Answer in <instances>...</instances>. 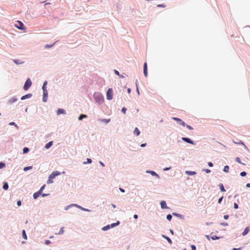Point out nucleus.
I'll return each instance as SVG.
<instances>
[{"instance_id": "54", "label": "nucleus", "mask_w": 250, "mask_h": 250, "mask_svg": "<svg viewBox=\"0 0 250 250\" xmlns=\"http://www.w3.org/2000/svg\"><path fill=\"white\" fill-rule=\"evenodd\" d=\"M241 250V248H233L232 250Z\"/></svg>"}, {"instance_id": "30", "label": "nucleus", "mask_w": 250, "mask_h": 250, "mask_svg": "<svg viewBox=\"0 0 250 250\" xmlns=\"http://www.w3.org/2000/svg\"><path fill=\"white\" fill-rule=\"evenodd\" d=\"M5 166V164L4 163H0V169L3 168Z\"/></svg>"}, {"instance_id": "6", "label": "nucleus", "mask_w": 250, "mask_h": 250, "mask_svg": "<svg viewBox=\"0 0 250 250\" xmlns=\"http://www.w3.org/2000/svg\"><path fill=\"white\" fill-rule=\"evenodd\" d=\"M47 95H48L47 90H44L43 94V101L44 102H46L47 101Z\"/></svg>"}, {"instance_id": "11", "label": "nucleus", "mask_w": 250, "mask_h": 250, "mask_svg": "<svg viewBox=\"0 0 250 250\" xmlns=\"http://www.w3.org/2000/svg\"><path fill=\"white\" fill-rule=\"evenodd\" d=\"M32 96V94H26L24 96H23L21 98V100H23L25 99H27V98H30Z\"/></svg>"}, {"instance_id": "7", "label": "nucleus", "mask_w": 250, "mask_h": 250, "mask_svg": "<svg viewBox=\"0 0 250 250\" xmlns=\"http://www.w3.org/2000/svg\"><path fill=\"white\" fill-rule=\"evenodd\" d=\"M172 119L179 122L183 126H185L186 125L185 123L184 122H183L181 119L179 118L176 117H173Z\"/></svg>"}, {"instance_id": "12", "label": "nucleus", "mask_w": 250, "mask_h": 250, "mask_svg": "<svg viewBox=\"0 0 250 250\" xmlns=\"http://www.w3.org/2000/svg\"><path fill=\"white\" fill-rule=\"evenodd\" d=\"M57 114H65V111L63 109L60 108L57 111Z\"/></svg>"}, {"instance_id": "24", "label": "nucleus", "mask_w": 250, "mask_h": 250, "mask_svg": "<svg viewBox=\"0 0 250 250\" xmlns=\"http://www.w3.org/2000/svg\"><path fill=\"white\" fill-rule=\"evenodd\" d=\"M100 121L101 122H104V123L107 124V123H109L110 122V119H104L100 120Z\"/></svg>"}, {"instance_id": "48", "label": "nucleus", "mask_w": 250, "mask_h": 250, "mask_svg": "<svg viewBox=\"0 0 250 250\" xmlns=\"http://www.w3.org/2000/svg\"><path fill=\"white\" fill-rule=\"evenodd\" d=\"M205 171H206V172L207 173H209V172H210V169H206L205 170Z\"/></svg>"}, {"instance_id": "18", "label": "nucleus", "mask_w": 250, "mask_h": 250, "mask_svg": "<svg viewBox=\"0 0 250 250\" xmlns=\"http://www.w3.org/2000/svg\"><path fill=\"white\" fill-rule=\"evenodd\" d=\"M17 99L15 98V97H13L12 99H10L9 100V103L10 104H12V103H13L14 102H15L16 101H17Z\"/></svg>"}, {"instance_id": "17", "label": "nucleus", "mask_w": 250, "mask_h": 250, "mask_svg": "<svg viewBox=\"0 0 250 250\" xmlns=\"http://www.w3.org/2000/svg\"><path fill=\"white\" fill-rule=\"evenodd\" d=\"M134 134H136V136H138L140 134V132L138 128L136 127L135 128L134 130Z\"/></svg>"}, {"instance_id": "32", "label": "nucleus", "mask_w": 250, "mask_h": 250, "mask_svg": "<svg viewBox=\"0 0 250 250\" xmlns=\"http://www.w3.org/2000/svg\"><path fill=\"white\" fill-rule=\"evenodd\" d=\"M91 162H92L91 159H90V158H87V162H83V164H86L87 163L90 164V163H91Z\"/></svg>"}, {"instance_id": "4", "label": "nucleus", "mask_w": 250, "mask_h": 250, "mask_svg": "<svg viewBox=\"0 0 250 250\" xmlns=\"http://www.w3.org/2000/svg\"><path fill=\"white\" fill-rule=\"evenodd\" d=\"M61 174V172L58 171H53L49 176L50 178H55L56 176Z\"/></svg>"}, {"instance_id": "9", "label": "nucleus", "mask_w": 250, "mask_h": 250, "mask_svg": "<svg viewBox=\"0 0 250 250\" xmlns=\"http://www.w3.org/2000/svg\"><path fill=\"white\" fill-rule=\"evenodd\" d=\"M161 208H167V206L166 202L165 201H162L160 203Z\"/></svg>"}, {"instance_id": "10", "label": "nucleus", "mask_w": 250, "mask_h": 250, "mask_svg": "<svg viewBox=\"0 0 250 250\" xmlns=\"http://www.w3.org/2000/svg\"><path fill=\"white\" fill-rule=\"evenodd\" d=\"M41 194L40 192L39 191L38 192H36L34 193L33 194V198L34 199H37V198L40 196V195Z\"/></svg>"}, {"instance_id": "45", "label": "nucleus", "mask_w": 250, "mask_h": 250, "mask_svg": "<svg viewBox=\"0 0 250 250\" xmlns=\"http://www.w3.org/2000/svg\"><path fill=\"white\" fill-rule=\"evenodd\" d=\"M221 224V225H223L224 226H227L228 225L227 223H222Z\"/></svg>"}, {"instance_id": "25", "label": "nucleus", "mask_w": 250, "mask_h": 250, "mask_svg": "<svg viewBox=\"0 0 250 250\" xmlns=\"http://www.w3.org/2000/svg\"><path fill=\"white\" fill-rule=\"evenodd\" d=\"M110 228H111V227H110V225H107V226H106L104 227L102 229H103V230L105 231V230H108V229H109Z\"/></svg>"}, {"instance_id": "47", "label": "nucleus", "mask_w": 250, "mask_h": 250, "mask_svg": "<svg viewBox=\"0 0 250 250\" xmlns=\"http://www.w3.org/2000/svg\"><path fill=\"white\" fill-rule=\"evenodd\" d=\"M9 125H14L17 126V125L15 124V123L14 122H11V123H9Z\"/></svg>"}, {"instance_id": "57", "label": "nucleus", "mask_w": 250, "mask_h": 250, "mask_svg": "<svg viewBox=\"0 0 250 250\" xmlns=\"http://www.w3.org/2000/svg\"><path fill=\"white\" fill-rule=\"evenodd\" d=\"M133 217L135 219H137L138 218V215L137 214H135V215H134Z\"/></svg>"}, {"instance_id": "53", "label": "nucleus", "mask_w": 250, "mask_h": 250, "mask_svg": "<svg viewBox=\"0 0 250 250\" xmlns=\"http://www.w3.org/2000/svg\"><path fill=\"white\" fill-rule=\"evenodd\" d=\"M228 218H229V216H228V215H224V218L225 219H228Z\"/></svg>"}, {"instance_id": "61", "label": "nucleus", "mask_w": 250, "mask_h": 250, "mask_svg": "<svg viewBox=\"0 0 250 250\" xmlns=\"http://www.w3.org/2000/svg\"><path fill=\"white\" fill-rule=\"evenodd\" d=\"M14 62L16 64H19L18 62V60H14Z\"/></svg>"}, {"instance_id": "31", "label": "nucleus", "mask_w": 250, "mask_h": 250, "mask_svg": "<svg viewBox=\"0 0 250 250\" xmlns=\"http://www.w3.org/2000/svg\"><path fill=\"white\" fill-rule=\"evenodd\" d=\"M52 179H53V178H50V176H49V179H48V181H47V184L52 183L53 182V181L52 180Z\"/></svg>"}, {"instance_id": "23", "label": "nucleus", "mask_w": 250, "mask_h": 250, "mask_svg": "<svg viewBox=\"0 0 250 250\" xmlns=\"http://www.w3.org/2000/svg\"><path fill=\"white\" fill-rule=\"evenodd\" d=\"M87 117V116L86 115H84V114H81L79 117V120H82L83 118H85Z\"/></svg>"}, {"instance_id": "29", "label": "nucleus", "mask_w": 250, "mask_h": 250, "mask_svg": "<svg viewBox=\"0 0 250 250\" xmlns=\"http://www.w3.org/2000/svg\"><path fill=\"white\" fill-rule=\"evenodd\" d=\"M235 160H236V162H237L238 163H240V164H243V165H245V164H244V163H242L241 162V161H240V158H239V157H236V158H235Z\"/></svg>"}, {"instance_id": "13", "label": "nucleus", "mask_w": 250, "mask_h": 250, "mask_svg": "<svg viewBox=\"0 0 250 250\" xmlns=\"http://www.w3.org/2000/svg\"><path fill=\"white\" fill-rule=\"evenodd\" d=\"M162 237L163 238H165L170 244H172V241L168 237H167L165 235H162Z\"/></svg>"}, {"instance_id": "46", "label": "nucleus", "mask_w": 250, "mask_h": 250, "mask_svg": "<svg viewBox=\"0 0 250 250\" xmlns=\"http://www.w3.org/2000/svg\"><path fill=\"white\" fill-rule=\"evenodd\" d=\"M187 127L189 129H191V130L193 129V128L191 126H190V125H187Z\"/></svg>"}, {"instance_id": "28", "label": "nucleus", "mask_w": 250, "mask_h": 250, "mask_svg": "<svg viewBox=\"0 0 250 250\" xmlns=\"http://www.w3.org/2000/svg\"><path fill=\"white\" fill-rule=\"evenodd\" d=\"M29 149H28V148L27 147H24L23 149V153H27L28 151H29Z\"/></svg>"}, {"instance_id": "22", "label": "nucleus", "mask_w": 250, "mask_h": 250, "mask_svg": "<svg viewBox=\"0 0 250 250\" xmlns=\"http://www.w3.org/2000/svg\"><path fill=\"white\" fill-rule=\"evenodd\" d=\"M229 167L228 166H226L224 167V171L225 172H228L229 171Z\"/></svg>"}, {"instance_id": "36", "label": "nucleus", "mask_w": 250, "mask_h": 250, "mask_svg": "<svg viewBox=\"0 0 250 250\" xmlns=\"http://www.w3.org/2000/svg\"><path fill=\"white\" fill-rule=\"evenodd\" d=\"M32 168V167H25L23 169L24 171H27L29 169H30Z\"/></svg>"}, {"instance_id": "35", "label": "nucleus", "mask_w": 250, "mask_h": 250, "mask_svg": "<svg viewBox=\"0 0 250 250\" xmlns=\"http://www.w3.org/2000/svg\"><path fill=\"white\" fill-rule=\"evenodd\" d=\"M247 175V173L245 171H243L240 173V175L242 177L245 176Z\"/></svg>"}, {"instance_id": "59", "label": "nucleus", "mask_w": 250, "mask_h": 250, "mask_svg": "<svg viewBox=\"0 0 250 250\" xmlns=\"http://www.w3.org/2000/svg\"><path fill=\"white\" fill-rule=\"evenodd\" d=\"M246 187H248V188H250V183H248L246 185Z\"/></svg>"}, {"instance_id": "56", "label": "nucleus", "mask_w": 250, "mask_h": 250, "mask_svg": "<svg viewBox=\"0 0 250 250\" xmlns=\"http://www.w3.org/2000/svg\"><path fill=\"white\" fill-rule=\"evenodd\" d=\"M48 195V194H45V193H42V197H45V196H47V195Z\"/></svg>"}, {"instance_id": "19", "label": "nucleus", "mask_w": 250, "mask_h": 250, "mask_svg": "<svg viewBox=\"0 0 250 250\" xmlns=\"http://www.w3.org/2000/svg\"><path fill=\"white\" fill-rule=\"evenodd\" d=\"M219 188H220V190L221 191L224 192L226 191L223 184H220Z\"/></svg>"}, {"instance_id": "63", "label": "nucleus", "mask_w": 250, "mask_h": 250, "mask_svg": "<svg viewBox=\"0 0 250 250\" xmlns=\"http://www.w3.org/2000/svg\"><path fill=\"white\" fill-rule=\"evenodd\" d=\"M100 164H101L103 167H104V163H102V162H100Z\"/></svg>"}, {"instance_id": "43", "label": "nucleus", "mask_w": 250, "mask_h": 250, "mask_svg": "<svg viewBox=\"0 0 250 250\" xmlns=\"http://www.w3.org/2000/svg\"><path fill=\"white\" fill-rule=\"evenodd\" d=\"M21 201H20V200L18 201V202H17V205L18 206H21Z\"/></svg>"}, {"instance_id": "60", "label": "nucleus", "mask_w": 250, "mask_h": 250, "mask_svg": "<svg viewBox=\"0 0 250 250\" xmlns=\"http://www.w3.org/2000/svg\"><path fill=\"white\" fill-rule=\"evenodd\" d=\"M127 92H128V93H130V92H131V89H130V88H128V89H127Z\"/></svg>"}, {"instance_id": "38", "label": "nucleus", "mask_w": 250, "mask_h": 250, "mask_svg": "<svg viewBox=\"0 0 250 250\" xmlns=\"http://www.w3.org/2000/svg\"><path fill=\"white\" fill-rule=\"evenodd\" d=\"M147 172H149V173H150L151 174V175H157V174L154 172V171H147Z\"/></svg>"}, {"instance_id": "34", "label": "nucleus", "mask_w": 250, "mask_h": 250, "mask_svg": "<svg viewBox=\"0 0 250 250\" xmlns=\"http://www.w3.org/2000/svg\"><path fill=\"white\" fill-rule=\"evenodd\" d=\"M167 219L169 220V221H170L172 219V216L170 215V214H168L167 216Z\"/></svg>"}, {"instance_id": "50", "label": "nucleus", "mask_w": 250, "mask_h": 250, "mask_svg": "<svg viewBox=\"0 0 250 250\" xmlns=\"http://www.w3.org/2000/svg\"><path fill=\"white\" fill-rule=\"evenodd\" d=\"M114 72H115V73L116 75H118V76H120L119 72L117 70H115L114 71Z\"/></svg>"}, {"instance_id": "39", "label": "nucleus", "mask_w": 250, "mask_h": 250, "mask_svg": "<svg viewBox=\"0 0 250 250\" xmlns=\"http://www.w3.org/2000/svg\"><path fill=\"white\" fill-rule=\"evenodd\" d=\"M126 111V108L125 107H123L122 109V111L124 114H125Z\"/></svg>"}, {"instance_id": "42", "label": "nucleus", "mask_w": 250, "mask_h": 250, "mask_svg": "<svg viewBox=\"0 0 250 250\" xmlns=\"http://www.w3.org/2000/svg\"><path fill=\"white\" fill-rule=\"evenodd\" d=\"M238 208V206L236 203L234 204V208L235 209H237Z\"/></svg>"}, {"instance_id": "15", "label": "nucleus", "mask_w": 250, "mask_h": 250, "mask_svg": "<svg viewBox=\"0 0 250 250\" xmlns=\"http://www.w3.org/2000/svg\"><path fill=\"white\" fill-rule=\"evenodd\" d=\"M250 231V229L248 227H247L244 229V231L243 232V235H246Z\"/></svg>"}, {"instance_id": "16", "label": "nucleus", "mask_w": 250, "mask_h": 250, "mask_svg": "<svg viewBox=\"0 0 250 250\" xmlns=\"http://www.w3.org/2000/svg\"><path fill=\"white\" fill-rule=\"evenodd\" d=\"M186 173L189 175H193L196 174V172L191 171H186Z\"/></svg>"}, {"instance_id": "41", "label": "nucleus", "mask_w": 250, "mask_h": 250, "mask_svg": "<svg viewBox=\"0 0 250 250\" xmlns=\"http://www.w3.org/2000/svg\"><path fill=\"white\" fill-rule=\"evenodd\" d=\"M223 198V196H222L221 197H220V198L218 199V203H219V204H220V203H221V201H222V200Z\"/></svg>"}, {"instance_id": "8", "label": "nucleus", "mask_w": 250, "mask_h": 250, "mask_svg": "<svg viewBox=\"0 0 250 250\" xmlns=\"http://www.w3.org/2000/svg\"><path fill=\"white\" fill-rule=\"evenodd\" d=\"M144 75L145 76V77L147 76L146 62H145L144 64Z\"/></svg>"}, {"instance_id": "3", "label": "nucleus", "mask_w": 250, "mask_h": 250, "mask_svg": "<svg viewBox=\"0 0 250 250\" xmlns=\"http://www.w3.org/2000/svg\"><path fill=\"white\" fill-rule=\"evenodd\" d=\"M106 98L108 100H111L113 98V90L112 88H109L106 92Z\"/></svg>"}, {"instance_id": "51", "label": "nucleus", "mask_w": 250, "mask_h": 250, "mask_svg": "<svg viewBox=\"0 0 250 250\" xmlns=\"http://www.w3.org/2000/svg\"><path fill=\"white\" fill-rule=\"evenodd\" d=\"M170 168H171V167H166V168H165L164 169V170L165 171H167V170H169Z\"/></svg>"}, {"instance_id": "21", "label": "nucleus", "mask_w": 250, "mask_h": 250, "mask_svg": "<svg viewBox=\"0 0 250 250\" xmlns=\"http://www.w3.org/2000/svg\"><path fill=\"white\" fill-rule=\"evenodd\" d=\"M22 235L24 239H27V235L25 233V230H23L22 231Z\"/></svg>"}, {"instance_id": "55", "label": "nucleus", "mask_w": 250, "mask_h": 250, "mask_svg": "<svg viewBox=\"0 0 250 250\" xmlns=\"http://www.w3.org/2000/svg\"><path fill=\"white\" fill-rule=\"evenodd\" d=\"M119 189H120V190L121 192H125V190H124V189H123V188H119Z\"/></svg>"}, {"instance_id": "26", "label": "nucleus", "mask_w": 250, "mask_h": 250, "mask_svg": "<svg viewBox=\"0 0 250 250\" xmlns=\"http://www.w3.org/2000/svg\"><path fill=\"white\" fill-rule=\"evenodd\" d=\"M120 222L118 221L117 223L111 224L110 225L111 228H113L119 224Z\"/></svg>"}, {"instance_id": "2", "label": "nucleus", "mask_w": 250, "mask_h": 250, "mask_svg": "<svg viewBox=\"0 0 250 250\" xmlns=\"http://www.w3.org/2000/svg\"><path fill=\"white\" fill-rule=\"evenodd\" d=\"M32 85V82L29 78H28L23 86V89L24 90H27Z\"/></svg>"}, {"instance_id": "44", "label": "nucleus", "mask_w": 250, "mask_h": 250, "mask_svg": "<svg viewBox=\"0 0 250 250\" xmlns=\"http://www.w3.org/2000/svg\"><path fill=\"white\" fill-rule=\"evenodd\" d=\"M208 166L210 167H212L213 166V164L211 162H208Z\"/></svg>"}, {"instance_id": "14", "label": "nucleus", "mask_w": 250, "mask_h": 250, "mask_svg": "<svg viewBox=\"0 0 250 250\" xmlns=\"http://www.w3.org/2000/svg\"><path fill=\"white\" fill-rule=\"evenodd\" d=\"M52 144L53 141L49 142L45 145V147L46 149H48L52 146Z\"/></svg>"}, {"instance_id": "64", "label": "nucleus", "mask_w": 250, "mask_h": 250, "mask_svg": "<svg viewBox=\"0 0 250 250\" xmlns=\"http://www.w3.org/2000/svg\"><path fill=\"white\" fill-rule=\"evenodd\" d=\"M170 232L172 234H173V231L172 229H170Z\"/></svg>"}, {"instance_id": "37", "label": "nucleus", "mask_w": 250, "mask_h": 250, "mask_svg": "<svg viewBox=\"0 0 250 250\" xmlns=\"http://www.w3.org/2000/svg\"><path fill=\"white\" fill-rule=\"evenodd\" d=\"M211 238L212 239V240H216V239H219V237H217V236L216 235H214L213 236H212L211 237Z\"/></svg>"}, {"instance_id": "40", "label": "nucleus", "mask_w": 250, "mask_h": 250, "mask_svg": "<svg viewBox=\"0 0 250 250\" xmlns=\"http://www.w3.org/2000/svg\"><path fill=\"white\" fill-rule=\"evenodd\" d=\"M190 247H191V248L192 250H196V247H195V246H194L193 245H191Z\"/></svg>"}, {"instance_id": "49", "label": "nucleus", "mask_w": 250, "mask_h": 250, "mask_svg": "<svg viewBox=\"0 0 250 250\" xmlns=\"http://www.w3.org/2000/svg\"><path fill=\"white\" fill-rule=\"evenodd\" d=\"M50 243V241L49 240H46L45 241V244L46 245H49Z\"/></svg>"}, {"instance_id": "27", "label": "nucleus", "mask_w": 250, "mask_h": 250, "mask_svg": "<svg viewBox=\"0 0 250 250\" xmlns=\"http://www.w3.org/2000/svg\"><path fill=\"white\" fill-rule=\"evenodd\" d=\"M63 232H64V228L62 227L60 229V230L59 232L58 233V234H62L63 233Z\"/></svg>"}, {"instance_id": "1", "label": "nucleus", "mask_w": 250, "mask_h": 250, "mask_svg": "<svg viewBox=\"0 0 250 250\" xmlns=\"http://www.w3.org/2000/svg\"><path fill=\"white\" fill-rule=\"evenodd\" d=\"M15 26L19 29L25 30V28L24 25L20 21H17V23L15 24Z\"/></svg>"}, {"instance_id": "62", "label": "nucleus", "mask_w": 250, "mask_h": 250, "mask_svg": "<svg viewBox=\"0 0 250 250\" xmlns=\"http://www.w3.org/2000/svg\"><path fill=\"white\" fill-rule=\"evenodd\" d=\"M46 84H47V81H45V82H44V83H43V85L45 86V85H46Z\"/></svg>"}, {"instance_id": "58", "label": "nucleus", "mask_w": 250, "mask_h": 250, "mask_svg": "<svg viewBox=\"0 0 250 250\" xmlns=\"http://www.w3.org/2000/svg\"><path fill=\"white\" fill-rule=\"evenodd\" d=\"M146 146V144H142L141 145V147H144Z\"/></svg>"}, {"instance_id": "52", "label": "nucleus", "mask_w": 250, "mask_h": 250, "mask_svg": "<svg viewBox=\"0 0 250 250\" xmlns=\"http://www.w3.org/2000/svg\"><path fill=\"white\" fill-rule=\"evenodd\" d=\"M42 90H43V91H44V90H47V89H46V86H44V85H43V86H42Z\"/></svg>"}, {"instance_id": "33", "label": "nucleus", "mask_w": 250, "mask_h": 250, "mask_svg": "<svg viewBox=\"0 0 250 250\" xmlns=\"http://www.w3.org/2000/svg\"><path fill=\"white\" fill-rule=\"evenodd\" d=\"M45 187V185H43L41 188H40V189L39 190V192H40L41 193H42V190L44 189Z\"/></svg>"}, {"instance_id": "5", "label": "nucleus", "mask_w": 250, "mask_h": 250, "mask_svg": "<svg viewBox=\"0 0 250 250\" xmlns=\"http://www.w3.org/2000/svg\"><path fill=\"white\" fill-rule=\"evenodd\" d=\"M182 139L184 141H185V142H187V143H189V144H192V145L194 144V143L193 142V141H191L190 139H189V138H186V137H183V138H182Z\"/></svg>"}, {"instance_id": "20", "label": "nucleus", "mask_w": 250, "mask_h": 250, "mask_svg": "<svg viewBox=\"0 0 250 250\" xmlns=\"http://www.w3.org/2000/svg\"><path fill=\"white\" fill-rule=\"evenodd\" d=\"M3 188L4 190H7L8 188V185L7 183H4L3 185Z\"/></svg>"}]
</instances>
